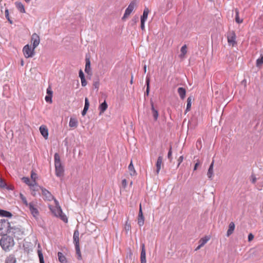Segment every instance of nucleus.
Returning <instances> with one entry per match:
<instances>
[{
  "label": "nucleus",
  "mask_w": 263,
  "mask_h": 263,
  "mask_svg": "<svg viewBox=\"0 0 263 263\" xmlns=\"http://www.w3.org/2000/svg\"><path fill=\"white\" fill-rule=\"evenodd\" d=\"M52 96H49V95H47L45 98V101L47 102V103H52Z\"/></svg>",
  "instance_id": "09e8293b"
},
{
  "label": "nucleus",
  "mask_w": 263,
  "mask_h": 263,
  "mask_svg": "<svg viewBox=\"0 0 263 263\" xmlns=\"http://www.w3.org/2000/svg\"><path fill=\"white\" fill-rule=\"evenodd\" d=\"M193 100V97L190 96L187 99V104L185 109V113L191 110L192 100Z\"/></svg>",
  "instance_id": "a878e982"
},
{
  "label": "nucleus",
  "mask_w": 263,
  "mask_h": 263,
  "mask_svg": "<svg viewBox=\"0 0 263 263\" xmlns=\"http://www.w3.org/2000/svg\"><path fill=\"white\" fill-rule=\"evenodd\" d=\"M145 85L146 86V91L144 93V97L148 96L150 91V78L148 76H146Z\"/></svg>",
  "instance_id": "a211bd4d"
},
{
  "label": "nucleus",
  "mask_w": 263,
  "mask_h": 263,
  "mask_svg": "<svg viewBox=\"0 0 263 263\" xmlns=\"http://www.w3.org/2000/svg\"><path fill=\"white\" fill-rule=\"evenodd\" d=\"M108 105L106 102L104 101L102 102L99 106V109L100 110V115L103 113L107 108Z\"/></svg>",
  "instance_id": "4be33fe9"
},
{
  "label": "nucleus",
  "mask_w": 263,
  "mask_h": 263,
  "mask_svg": "<svg viewBox=\"0 0 263 263\" xmlns=\"http://www.w3.org/2000/svg\"><path fill=\"white\" fill-rule=\"evenodd\" d=\"M0 187L2 188H6L7 190H10V188H8L7 187V184H6V182L4 180L1 179L0 180Z\"/></svg>",
  "instance_id": "58836bf2"
},
{
  "label": "nucleus",
  "mask_w": 263,
  "mask_h": 263,
  "mask_svg": "<svg viewBox=\"0 0 263 263\" xmlns=\"http://www.w3.org/2000/svg\"><path fill=\"white\" fill-rule=\"evenodd\" d=\"M85 72L89 76V79H90V77L92 76V72L91 69V63L90 60L89 55L86 54L85 57Z\"/></svg>",
  "instance_id": "1a4fd4ad"
},
{
  "label": "nucleus",
  "mask_w": 263,
  "mask_h": 263,
  "mask_svg": "<svg viewBox=\"0 0 263 263\" xmlns=\"http://www.w3.org/2000/svg\"><path fill=\"white\" fill-rule=\"evenodd\" d=\"M2 236V237L0 239V245L5 251H9L15 244L13 237L8 235L7 234Z\"/></svg>",
  "instance_id": "f257e3e1"
},
{
  "label": "nucleus",
  "mask_w": 263,
  "mask_h": 263,
  "mask_svg": "<svg viewBox=\"0 0 263 263\" xmlns=\"http://www.w3.org/2000/svg\"><path fill=\"white\" fill-rule=\"evenodd\" d=\"M187 46L186 45H184L183 46H182V47L181 48V55H185L186 52H187Z\"/></svg>",
  "instance_id": "37998d69"
},
{
  "label": "nucleus",
  "mask_w": 263,
  "mask_h": 263,
  "mask_svg": "<svg viewBox=\"0 0 263 263\" xmlns=\"http://www.w3.org/2000/svg\"><path fill=\"white\" fill-rule=\"evenodd\" d=\"M251 182L253 184L255 183L256 181V177L254 175H251Z\"/></svg>",
  "instance_id": "13d9d810"
},
{
  "label": "nucleus",
  "mask_w": 263,
  "mask_h": 263,
  "mask_svg": "<svg viewBox=\"0 0 263 263\" xmlns=\"http://www.w3.org/2000/svg\"><path fill=\"white\" fill-rule=\"evenodd\" d=\"M253 238H254V235L252 233H250L248 235V241H251L253 239Z\"/></svg>",
  "instance_id": "bf43d9fd"
},
{
  "label": "nucleus",
  "mask_w": 263,
  "mask_h": 263,
  "mask_svg": "<svg viewBox=\"0 0 263 263\" xmlns=\"http://www.w3.org/2000/svg\"><path fill=\"white\" fill-rule=\"evenodd\" d=\"M37 174L35 173L33 171H32L31 172V178L33 182H35V180H36L37 179Z\"/></svg>",
  "instance_id": "a18cd8bd"
},
{
  "label": "nucleus",
  "mask_w": 263,
  "mask_h": 263,
  "mask_svg": "<svg viewBox=\"0 0 263 263\" xmlns=\"http://www.w3.org/2000/svg\"><path fill=\"white\" fill-rule=\"evenodd\" d=\"M34 186H36L37 187H39V185H37V182L36 181V180H35V182H33L32 181V182H31L30 186L31 187H34Z\"/></svg>",
  "instance_id": "052dcab7"
},
{
  "label": "nucleus",
  "mask_w": 263,
  "mask_h": 263,
  "mask_svg": "<svg viewBox=\"0 0 263 263\" xmlns=\"http://www.w3.org/2000/svg\"><path fill=\"white\" fill-rule=\"evenodd\" d=\"M28 206L29 208V210L31 212L32 215L33 216V217H36L39 215V211L37 209V208L34 206V204L32 202L29 203Z\"/></svg>",
  "instance_id": "2eb2a0df"
},
{
  "label": "nucleus",
  "mask_w": 263,
  "mask_h": 263,
  "mask_svg": "<svg viewBox=\"0 0 263 263\" xmlns=\"http://www.w3.org/2000/svg\"><path fill=\"white\" fill-rule=\"evenodd\" d=\"M89 100L87 98H85V105H84V108L83 109V110L82 111V115L83 116H84L86 113H87V111H88V109L89 108Z\"/></svg>",
  "instance_id": "aec40b11"
},
{
  "label": "nucleus",
  "mask_w": 263,
  "mask_h": 263,
  "mask_svg": "<svg viewBox=\"0 0 263 263\" xmlns=\"http://www.w3.org/2000/svg\"><path fill=\"white\" fill-rule=\"evenodd\" d=\"M34 49L33 47L31 48L28 44L25 45L23 49L25 57L26 58L32 57L35 54Z\"/></svg>",
  "instance_id": "0eeeda50"
},
{
  "label": "nucleus",
  "mask_w": 263,
  "mask_h": 263,
  "mask_svg": "<svg viewBox=\"0 0 263 263\" xmlns=\"http://www.w3.org/2000/svg\"><path fill=\"white\" fill-rule=\"evenodd\" d=\"M100 85V82L99 80L98 79L95 81H93V86L95 87V88L98 89Z\"/></svg>",
  "instance_id": "de8ad7c7"
},
{
  "label": "nucleus",
  "mask_w": 263,
  "mask_h": 263,
  "mask_svg": "<svg viewBox=\"0 0 263 263\" xmlns=\"http://www.w3.org/2000/svg\"><path fill=\"white\" fill-rule=\"evenodd\" d=\"M40 263H45L44 259L40 260Z\"/></svg>",
  "instance_id": "774afa93"
},
{
  "label": "nucleus",
  "mask_w": 263,
  "mask_h": 263,
  "mask_svg": "<svg viewBox=\"0 0 263 263\" xmlns=\"http://www.w3.org/2000/svg\"><path fill=\"white\" fill-rule=\"evenodd\" d=\"M131 229V226H130V224L129 222H128V220H127L126 221V223L124 225V230L125 231H126V233H127V232L130 231Z\"/></svg>",
  "instance_id": "4c0bfd02"
},
{
  "label": "nucleus",
  "mask_w": 263,
  "mask_h": 263,
  "mask_svg": "<svg viewBox=\"0 0 263 263\" xmlns=\"http://www.w3.org/2000/svg\"><path fill=\"white\" fill-rule=\"evenodd\" d=\"M81 84L83 87L87 85V81L85 79V78L81 79Z\"/></svg>",
  "instance_id": "3c124183"
},
{
  "label": "nucleus",
  "mask_w": 263,
  "mask_h": 263,
  "mask_svg": "<svg viewBox=\"0 0 263 263\" xmlns=\"http://www.w3.org/2000/svg\"><path fill=\"white\" fill-rule=\"evenodd\" d=\"M79 232L78 229H76L74 231L73 235V242L75 246V249L76 251V254L77 255V258L79 260L82 259V256L80 248V243H79Z\"/></svg>",
  "instance_id": "39448f33"
},
{
  "label": "nucleus",
  "mask_w": 263,
  "mask_h": 263,
  "mask_svg": "<svg viewBox=\"0 0 263 263\" xmlns=\"http://www.w3.org/2000/svg\"><path fill=\"white\" fill-rule=\"evenodd\" d=\"M210 239V237L209 236H205L199 240V243L203 247L209 240Z\"/></svg>",
  "instance_id": "2f4dec72"
},
{
  "label": "nucleus",
  "mask_w": 263,
  "mask_h": 263,
  "mask_svg": "<svg viewBox=\"0 0 263 263\" xmlns=\"http://www.w3.org/2000/svg\"><path fill=\"white\" fill-rule=\"evenodd\" d=\"M78 123V121L76 119L71 118L69 122V126L70 127H77Z\"/></svg>",
  "instance_id": "c756f323"
},
{
  "label": "nucleus",
  "mask_w": 263,
  "mask_h": 263,
  "mask_svg": "<svg viewBox=\"0 0 263 263\" xmlns=\"http://www.w3.org/2000/svg\"><path fill=\"white\" fill-rule=\"evenodd\" d=\"M58 256L59 258V260L61 263H67V260L65 256L62 253L59 252L58 253Z\"/></svg>",
  "instance_id": "7c9ffc66"
},
{
  "label": "nucleus",
  "mask_w": 263,
  "mask_h": 263,
  "mask_svg": "<svg viewBox=\"0 0 263 263\" xmlns=\"http://www.w3.org/2000/svg\"><path fill=\"white\" fill-rule=\"evenodd\" d=\"M173 0H167L166 1V8L167 9H170L173 7Z\"/></svg>",
  "instance_id": "c03bdc74"
},
{
  "label": "nucleus",
  "mask_w": 263,
  "mask_h": 263,
  "mask_svg": "<svg viewBox=\"0 0 263 263\" xmlns=\"http://www.w3.org/2000/svg\"><path fill=\"white\" fill-rule=\"evenodd\" d=\"M139 21V17L137 15H135L133 17L130 21V25L133 26Z\"/></svg>",
  "instance_id": "c9c22d12"
},
{
  "label": "nucleus",
  "mask_w": 263,
  "mask_h": 263,
  "mask_svg": "<svg viewBox=\"0 0 263 263\" xmlns=\"http://www.w3.org/2000/svg\"><path fill=\"white\" fill-rule=\"evenodd\" d=\"M167 158L170 160V161H172V145H170L168 154H167Z\"/></svg>",
  "instance_id": "a19ab883"
},
{
  "label": "nucleus",
  "mask_w": 263,
  "mask_h": 263,
  "mask_svg": "<svg viewBox=\"0 0 263 263\" xmlns=\"http://www.w3.org/2000/svg\"><path fill=\"white\" fill-rule=\"evenodd\" d=\"M0 216L10 218L12 216V214L11 212L8 211L0 209Z\"/></svg>",
  "instance_id": "5701e85b"
},
{
  "label": "nucleus",
  "mask_w": 263,
  "mask_h": 263,
  "mask_svg": "<svg viewBox=\"0 0 263 263\" xmlns=\"http://www.w3.org/2000/svg\"><path fill=\"white\" fill-rule=\"evenodd\" d=\"M16 259L14 254H10L5 259V263H16Z\"/></svg>",
  "instance_id": "412c9836"
},
{
  "label": "nucleus",
  "mask_w": 263,
  "mask_h": 263,
  "mask_svg": "<svg viewBox=\"0 0 263 263\" xmlns=\"http://www.w3.org/2000/svg\"><path fill=\"white\" fill-rule=\"evenodd\" d=\"M144 223V217L143 214L141 204H140L139 211L138 213V224L140 227L142 226Z\"/></svg>",
  "instance_id": "f8f14e48"
},
{
  "label": "nucleus",
  "mask_w": 263,
  "mask_h": 263,
  "mask_svg": "<svg viewBox=\"0 0 263 263\" xmlns=\"http://www.w3.org/2000/svg\"><path fill=\"white\" fill-rule=\"evenodd\" d=\"M79 77L81 79L85 78V75L84 74V72H83V71L81 69H80L79 70Z\"/></svg>",
  "instance_id": "5fc2aeb1"
},
{
  "label": "nucleus",
  "mask_w": 263,
  "mask_h": 263,
  "mask_svg": "<svg viewBox=\"0 0 263 263\" xmlns=\"http://www.w3.org/2000/svg\"><path fill=\"white\" fill-rule=\"evenodd\" d=\"M213 166L214 161H213L211 164H210L207 173V176L208 178L210 179H212V176L213 175Z\"/></svg>",
  "instance_id": "393cba45"
},
{
  "label": "nucleus",
  "mask_w": 263,
  "mask_h": 263,
  "mask_svg": "<svg viewBox=\"0 0 263 263\" xmlns=\"http://www.w3.org/2000/svg\"><path fill=\"white\" fill-rule=\"evenodd\" d=\"M49 209L55 217H59L62 220L66 223L68 222V219L66 216L63 213L62 209L59 205L55 206H52L51 205H50Z\"/></svg>",
  "instance_id": "20e7f679"
},
{
  "label": "nucleus",
  "mask_w": 263,
  "mask_h": 263,
  "mask_svg": "<svg viewBox=\"0 0 263 263\" xmlns=\"http://www.w3.org/2000/svg\"><path fill=\"white\" fill-rule=\"evenodd\" d=\"M263 64V55H261L260 58H259L256 60V66L257 67H260Z\"/></svg>",
  "instance_id": "f704fd0d"
},
{
  "label": "nucleus",
  "mask_w": 263,
  "mask_h": 263,
  "mask_svg": "<svg viewBox=\"0 0 263 263\" xmlns=\"http://www.w3.org/2000/svg\"><path fill=\"white\" fill-rule=\"evenodd\" d=\"M140 261H141V263H146V251L145 249V245L144 243H142L141 245Z\"/></svg>",
  "instance_id": "ddd939ff"
},
{
  "label": "nucleus",
  "mask_w": 263,
  "mask_h": 263,
  "mask_svg": "<svg viewBox=\"0 0 263 263\" xmlns=\"http://www.w3.org/2000/svg\"><path fill=\"white\" fill-rule=\"evenodd\" d=\"M31 41L32 42L33 49H35L40 44V36L36 33H34L31 36Z\"/></svg>",
  "instance_id": "9b49d317"
},
{
  "label": "nucleus",
  "mask_w": 263,
  "mask_h": 263,
  "mask_svg": "<svg viewBox=\"0 0 263 263\" xmlns=\"http://www.w3.org/2000/svg\"><path fill=\"white\" fill-rule=\"evenodd\" d=\"M235 21L238 24H240L242 23L243 20L240 19L239 16V11L237 9H235Z\"/></svg>",
  "instance_id": "72a5a7b5"
},
{
  "label": "nucleus",
  "mask_w": 263,
  "mask_h": 263,
  "mask_svg": "<svg viewBox=\"0 0 263 263\" xmlns=\"http://www.w3.org/2000/svg\"><path fill=\"white\" fill-rule=\"evenodd\" d=\"M122 185L125 188L127 186V181L125 179L122 180Z\"/></svg>",
  "instance_id": "680f3d73"
},
{
  "label": "nucleus",
  "mask_w": 263,
  "mask_h": 263,
  "mask_svg": "<svg viewBox=\"0 0 263 263\" xmlns=\"http://www.w3.org/2000/svg\"><path fill=\"white\" fill-rule=\"evenodd\" d=\"M151 105L152 113L154 119L156 121L157 120L158 118V116H159L158 111L155 108L154 105V103L152 101V100H151Z\"/></svg>",
  "instance_id": "dca6fc26"
},
{
  "label": "nucleus",
  "mask_w": 263,
  "mask_h": 263,
  "mask_svg": "<svg viewBox=\"0 0 263 263\" xmlns=\"http://www.w3.org/2000/svg\"><path fill=\"white\" fill-rule=\"evenodd\" d=\"M20 197L23 203L26 206H29V204L27 202L26 197L22 194H20Z\"/></svg>",
  "instance_id": "79ce46f5"
},
{
  "label": "nucleus",
  "mask_w": 263,
  "mask_h": 263,
  "mask_svg": "<svg viewBox=\"0 0 263 263\" xmlns=\"http://www.w3.org/2000/svg\"><path fill=\"white\" fill-rule=\"evenodd\" d=\"M5 15L6 18H7L8 21L9 22V23L11 24H13L12 20H11L10 19V17H9L8 9H6L5 10Z\"/></svg>",
  "instance_id": "ea45409f"
},
{
  "label": "nucleus",
  "mask_w": 263,
  "mask_h": 263,
  "mask_svg": "<svg viewBox=\"0 0 263 263\" xmlns=\"http://www.w3.org/2000/svg\"><path fill=\"white\" fill-rule=\"evenodd\" d=\"M22 180L24 182H25L26 184L30 186L31 182L28 177H24L22 178Z\"/></svg>",
  "instance_id": "49530a36"
},
{
  "label": "nucleus",
  "mask_w": 263,
  "mask_h": 263,
  "mask_svg": "<svg viewBox=\"0 0 263 263\" xmlns=\"http://www.w3.org/2000/svg\"><path fill=\"white\" fill-rule=\"evenodd\" d=\"M202 246L201 245H200V244L199 245V246L196 248V249H195V250H198L199 249H200Z\"/></svg>",
  "instance_id": "e2e57ef3"
},
{
  "label": "nucleus",
  "mask_w": 263,
  "mask_h": 263,
  "mask_svg": "<svg viewBox=\"0 0 263 263\" xmlns=\"http://www.w3.org/2000/svg\"><path fill=\"white\" fill-rule=\"evenodd\" d=\"M8 233L11 234L13 236V237L20 239L24 234V229L22 228L20 226L14 225V224L11 222Z\"/></svg>",
  "instance_id": "f03ea898"
},
{
  "label": "nucleus",
  "mask_w": 263,
  "mask_h": 263,
  "mask_svg": "<svg viewBox=\"0 0 263 263\" xmlns=\"http://www.w3.org/2000/svg\"><path fill=\"white\" fill-rule=\"evenodd\" d=\"M143 69H144V72H146V65H144Z\"/></svg>",
  "instance_id": "338daca9"
},
{
  "label": "nucleus",
  "mask_w": 263,
  "mask_h": 263,
  "mask_svg": "<svg viewBox=\"0 0 263 263\" xmlns=\"http://www.w3.org/2000/svg\"><path fill=\"white\" fill-rule=\"evenodd\" d=\"M200 162L199 160H197V162L195 164L194 167V171L197 170L198 167L200 165Z\"/></svg>",
  "instance_id": "6e6d98bb"
},
{
  "label": "nucleus",
  "mask_w": 263,
  "mask_h": 263,
  "mask_svg": "<svg viewBox=\"0 0 263 263\" xmlns=\"http://www.w3.org/2000/svg\"><path fill=\"white\" fill-rule=\"evenodd\" d=\"M11 222L8 220L3 219L0 220V235H2L8 233Z\"/></svg>",
  "instance_id": "423d86ee"
},
{
  "label": "nucleus",
  "mask_w": 263,
  "mask_h": 263,
  "mask_svg": "<svg viewBox=\"0 0 263 263\" xmlns=\"http://www.w3.org/2000/svg\"><path fill=\"white\" fill-rule=\"evenodd\" d=\"M39 188L42 190V194L44 196V199L48 201H51L54 199L51 193L42 186H39Z\"/></svg>",
  "instance_id": "9d476101"
},
{
  "label": "nucleus",
  "mask_w": 263,
  "mask_h": 263,
  "mask_svg": "<svg viewBox=\"0 0 263 263\" xmlns=\"http://www.w3.org/2000/svg\"><path fill=\"white\" fill-rule=\"evenodd\" d=\"M37 253L39 257V260L44 259L43 255L42 253V251L41 250H38Z\"/></svg>",
  "instance_id": "4d7b16f0"
},
{
  "label": "nucleus",
  "mask_w": 263,
  "mask_h": 263,
  "mask_svg": "<svg viewBox=\"0 0 263 263\" xmlns=\"http://www.w3.org/2000/svg\"><path fill=\"white\" fill-rule=\"evenodd\" d=\"M53 199L54 200V202H55V204H56L55 206H58V205H59L58 201L55 199Z\"/></svg>",
  "instance_id": "0e129e2a"
},
{
  "label": "nucleus",
  "mask_w": 263,
  "mask_h": 263,
  "mask_svg": "<svg viewBox=\"0 0 263 263\" xmlns=\"http://www.w3.org/2000/svg\"><path fill=\"white\" fill-rule=\"evenodd\" d=\"M149 12V11L148 8L147 7H145L143 10V14L141 16L140 20L146 21Z\"/></svg>",
  "instance_id": "bb28decb"
},
{
  "label": "nucleus",
  "mask_w": 263,
  "mask_h": 263,
  "mask_svg": "<svg viewBox=\"0 0 263 263\" xmlns=\"http://www.w3.org/2000/svg\"><path fill=\"white\" fill-rule=\"evenodd\" d=\"M177 92L180 96L181 100H184L186 96V89L183 87H179L177 90Z\"/></svg>",
  "instance_id": "6ab92c4d"
},
{
  "label": "nucleus",
  "mask_w": 263,
  "mask_h": 263,
  "mask_svg": "<svg viewBox=\"0 0 263 263\" xmlns=\"http://www.w3.org/2000/svg\"><path fill=\"white\" fill-rule=\"evenodd\" d=\"M128 168L129 171L130 175L131 176H135L137 175L132 161H130V163L128 165Z\"/></svg>",
  "instance_id": "cd10ccee"
},
{
  "label": "nucleus",
  "mask_w": 263,
  "mask_h": 263,
  "mask_svg": "<svg viewBox=\"0 0 263 263\" xmlns=\"http://www.w3.org/2000/svg\"><path fill=\"white\" fill-rule=\"evenodd\" d=\"M198 143H199V144L201 143V141L200 140H198L196 142V145L198 146Z\"/></svg>",
  "instance_id": "69168bd1"
},
{
  "label": "nucleus",
  "mask_w": 263,
  "mask_h": 263,
  "mask_svg": "<svg viewBox=\"0 0 263 263\" xmlns=\"http://www.w3.org/2000/svg\"><path fill=\"white\" fill-rule=\"evenodd\" d=\"M137 6V3H136V0H134V1H133L130 2V3L129 4V5H128V7L130 9L132 10V11L134 10V8L136 7Z\"/></svg>",
  "instance_id": "e433bc0d"
},
{
  "label": "nucleus",
  "mask_w": 263,
  "mask_h": 263,
  "mask_svg": "<svg viewBox=\"0 0 263 263\" xmlns=\"http://www.w3.org/2000/svg\"><path fill=\"white\" fill-rule=\"evenodd\" d=\"M235 229V224L233 222H231L229 225V229L227 232V236L229 237L234 232Z\"/></svg>",
  "instance_id": "b1692460"
},
{
  "label": "nucleus",
  "mask_w": 263,
  "mask_h": 263,
  "mask_svg": "<svg viewBox=\"0 0 263 263\" xmlns=\"http://www.w3.org/2000/svg\"><path fill=\"white\" fill-rule=\"evenodd\" d=\"M46 92H47V95H49V96H52V94H53V91L51 89V87L50 86H49L47 88V90H46Z\"/></svg>",
  "instance_id": "8fccbe9b"
},
{
  "label": "nucleus",
  "mask_w": 263,
  "mask_h": 263,
  "mask_svg": "<svg viewBox=\"0 0 263 263\" xmlns=\"http://www.w3.org/2000/svg\"><path fill=\"white\" fill-rule=\"evenodd\" d=\"M54 159L55 175L57 177H60L64 174V168L61 163L60 157L58 153H56L54 154Z\"/></svg>",
  "instance_id": "7ed1b4c3"
},
{
  "label": "nucleus",
  "mask_w": 263,
  "mask_h": 263,
  "mask_svg": "<svg viewBox=\"0 0 263 263\" xmlns=\"http://www.w3.org/2000/svg\"><path fill=\"white\" fill-rule=\"evenodd\" d=\"M140 21H141V26H140L141 29L142 30H145V21H142V20H140Z\"/></svg>",
  "instance_id": "864d4df0"
},
{
  "label": "nucleus",
  "mask_w": 263,
  "mask_h": 263,
  "mask_svg": "<svg viewBox=\"0 0 263 263\" xmlns=\"http://www.w3.org/2000/svg\"><path fill=\"white\" fill-rule=\"evenodd\" d=\"M183 156H181L180 157H179V158L177 160V161H178L177 166L178 167L180 165L181 163L183 161Z\"/></svg>",
  "instance_id": "603ef678"
},
{
  "label": "nucleus",
  "mask_w": 263,
  "mask_h": 263,
  "mask_svg": "<svg viewBox=\"0 0 263 263\" xmlns=\"http://www.w3.org/2000/svg\"><path fill=\"white\" fill-rule=\"evenodd\" d=\"M15 6L20 12L25 13V9L24 6L22 3L16 2L15 3Z\"/></svg>",
  "instance_id": "c85d7f7f"
},
{
  "label": "nucleus",
  "mask_w": 263,
  "mask_h": 263,
  "mask_svg": "<svg viewBox=\"0 0 263 263\" xmlns=\"http://www.w3.org/2000/svg\"><path fill=\"white\" fill-rule=\"evenodd\" d=\"M163 157L161 156H159L157 159L156 166V173L157 175H158L159 173L160 170L161 169V165L162 163Z\"/></svg>",
  "instance_id": "f3484780"
},
{
  "label": "nucleus",
  "mask_w": 263,
  "mask_h": 263,
  "mask_svg": "<svg viewBox=\"0 0 263 263\" xmlns=\"http://www.w3.org/2000/svg\"><path fill=\"white\" fill-rule=\"evenodd\" d=\"M133 12L128 7H127L125 11L123 16L122 17V20L124 21Z\"/></svg>",
  "instance_id": "473e14b6"
},
{
  "label": "nucleus",
  "mask_w": 263,
  "mask_h": 263,
  "mask_svg": "<svg viewBox=\"0 0 263 263\" xmlns=\"http://www.w3.org/2000/svg\"><path fill=\"white\" fill-rule=\"evenodd\" d=\"M40 131L41 135L45 139H47L48 138V129L45 125H41L40 127Z\"/></svg>",
  "instance_id": "4468645a"
},
{
  "label": "nucleus",
  "mask_w": 263,
  "mask_h": 263,
  "mask_svg": "<svg viewBox=\"0 0 263 263\" xmlns=\"http://www.w3.org/2000/svg\"><path fill=\"white\" fill-rule=\"evenodd\" d=\"M236 35L234 30L229 31L228 32L227 39L228 42L230 45L234 46L237 44L236 41Z\"/></svg>",
  "instance_id": "6e6552de"
}]
</instances>
